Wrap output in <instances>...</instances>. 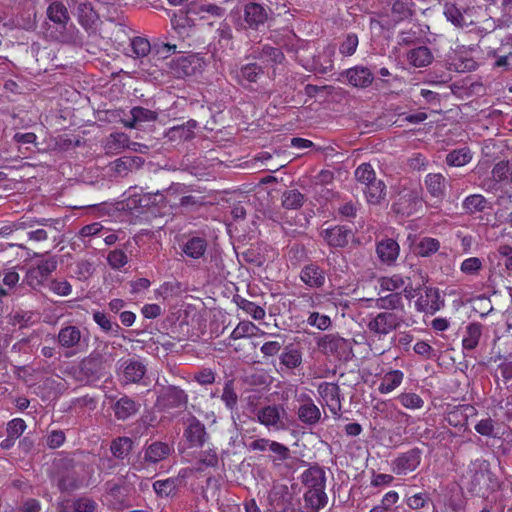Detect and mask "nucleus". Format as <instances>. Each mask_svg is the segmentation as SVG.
Masks as SVG:
<instances>
[{
	"label": "nucleus",
	"mask_w": 512,
	"mask_h": 512,
	"mask_svg": "<svg viewBox=\"0 0 512 512\" xmlns=\"http://www.w3.org/2000/svg\"><path fill=\"white\" fill-rule=\"evenodd\" d=\"M334 49L326 47L323 52L314 60V69L319 73H327L333 69L332 56Z\"/></svg>",
	"instance_id": "obj_46"
},
{
	"label": "nucleus",
	"mask_w": 512,
	"mask_h": 512,
	"mask_svg": "<svg viewBox=\"0 0 512 512\" xmlns=\"http://www.w3.org/2000/svg\"><path fill=\"white\" fill-rule=\"evenodd\" d=\"M489 261L498 260V264L504 266V273L508 277H512V247L509 245H501L497 252L490 253Z\"/></svg>",
	"instance_id": "obj_29"
},
{
	"label": "nucleus",
	"mask_w": 512,
	"mask_h": 512,
	"mask_svg": "<svg viewBox=\"0 0 512 512\" xmlns=\"http://www.w3.org/2000/svg\"><path fill=\"white\" fill-rule=\"evenodd\" d=\"M425 186L428 192L436 198H440L445 192V177L441 173H429L425 177Z\"/></svg>",
	"instance_id": "obj_35"
},
{
	"label": "nucleus",
	"mask_w": 512,
	"mask_h": 512,
	"mask_svg": "<svg viewBox=\"0 0 512 512\" xmlns=\"http://www.w3.org/2000/svg\"><path fill=\"white\" fill-rule=\"evenodd\" d=\"M197 126L195 120H189L184 124L171 127L165 134L170 142H182L191 140L194 137V129Z\"/></svg>",
	"instance_id": "obj_23"
},
{
	"label": "nucleus",
	"mask_w": 512,
	"mask_h": 512,
	"mask_svg": "<svg viewBox=\"0 0 512 512\" xmlns=\"http://www.w3.org/2000/svg\"><path fill=\"white\" fill-rule=\"evenodd\" d=\"M304 500L306 504L314 510V512H318L326 506L328 497L325 490L308 489L304 494Z\"/></svg>",
	"instance_id": "obj_39"
},
{
	"label": "nucleus",
	"mask_w": 512,
	"mask_h": 512,
	"mask_svg": "<svg viewBox=\"0 0 512 512\" xmlns=\"http://www.w3.org/2000/svg\"><path fill=\"white\" fill-rule=\"evenodd\" d=\"M419 311L434 314L443 306L439 291L435 288H426L416 302Z\"/></svg>",
	"instance_id": "obj_14"
},
{
	"label": "nucleus",
	"mask_w": 512,
	"mask_h": 512,
	"mask_svg": "<svg viewBox=\"0 0 512 512\" xmlns=\"http://www.w3.org/2000/svg\"><path fill=\"white\" fill-rule=\"evenodd\" d=\"M358 37L356 34H348L339 47V51L344 56H351L356 52L358 46Z\"/></svg>",
	"instance_id": "obj_60"
},
{
	"label": "nucleus",
	"mask_w": 512,
	"mask_h": 512,
	"mask_svg": "<svg viewBox=\"0 0 512 512\" xmlns=\"http://www.w3.org/2000/svg\"><path fill=\"white\" fill-rule=\"evenodd\" d=\"M303 483L309 489L325 490L326 476L324 470L319 467H311L303 473Z\"/></svg>",
	"instance_id": "obj_28"
},
{
	"label": "nucleus",
	"mask_w": 512,
	"mask_h": 512,
	"mask_svg": "<svg viewBox=\"0 0 512 512\" xmlns=\"http://www.w3.org/2000/svg\"><path fill=\"white\" fill-rule=\"evenodd\" d=\"M81 481L75 476L74 472L68 471L59 476L58 487L61 491H72L80 487Z\"/></svg>",
	"instance_id": "obj_54"
},
{
	"label": "nucleus",
	"mask_w": 512,
	"mask_h": 512,
	"mask_svg": "<svg viewBox=\"0 0 512 512\" xmlns=\"http://www.w3.org/2000/svg\"><path fill=\"white\" fill-rule=\"evenodd\" d=\"M184 436L189 442L190 447L203 446L208 437L204 424H202L196 417L188 419Z\"/></svg>",
	"instance_id": "obj_13"
},
{
	"label": "nucleus",
	"mask_w": 512,
	"mask_h": 512,
	"mask_svg": "<svg viewBox=\"0 0 512 512\" xmlns=\"http://www.w3.org/2000/svg\"><path fill=\"white\" fill-rule=\"evenodd\" d=\"M153 489L160 497H170L176 494L178 489V480L168 478L154 482Z\"/></svg>",
	"instance_id": "obj_44"
},
{
	"label": "nucleus",
	"mask_w": 512,
	"mask_h": 512,
	"mask_svg": "<svg viewBox=\"0 0 512 512\" xmlns=\"http://www.w3.org/2000/svg\"><path fill=\"white\" fill-rule=\"evenodd\" d=\"M404 373L400 370H391L384 374L381 383L378 386V391L381 394H389L397 389L403 382Z\"/></svg>",
	"instance_id": "obj_30"
},
{
	"label": "nucleus",
	"mask_w": 512,
	"mask_h": 512,
	"mask_svg": "<svg viewBox=\"0 0 512 512\" xmlns=\"http://www.w3.org/2000/svg\"><path fill=\"white\" fill-rule=\"evenodd\" d=\"M47 287L51 292L61 297H66L72 292L71 284L64 279H52L49 281Z\"/></svg>",
	"instance_id": "obj_55"
},
{
	"label": "nucleus",
	"mask_w": 512,
	"mask_h": 512,
	"mask_svg": "<svg viewBox=\"0 0 512 512\" xmlns=\"http://www.w3.org/2000/svg\"><path fill=\"white\" fill-rule=\"evenodd\" d=\"M207 249V242L201 237H192L182 245L183 253L193 259L201 258Z\"/></svg>",
	"instance_id": "obj_32"
},
{
	"label": "nucleus",
	"mask_w": 512,
	"mask_h": 512,
	"mask_svg": "<svg viewBox=\"0 0 512 512\" xmlns=\"http://www.w3.org/2000/svg\"><path fill=\"white\" fill-rule=\"evenodd\" d=\"M300 279L310 288H321L325 284L326 273L318 265L310 263L301 269Z\"/></svg>",
	"instance_id": "obj_16"
},
{
	"label": "nucleus",
	"mask_w": 512,
	"mask_h": 512,
	"mask_svg": "<svg viewBox=\"0 0 512 512\" xmlns=\"http://www.w3.org/2000/svg\"><path fill=\"white\" fill-rule=\"evenodd\" d=\"M129 117L122 119V123L127 128H136L138 125L147 122H153L157 119L156 112L144 107H133L129 112Z\"/></svg>",
	"instance_id": "obj_19"
},
{
	"label": "nucleus",
	"mask_w": 512,
	"mask_h": 512,
	"mask_svg": "<svg viewBox=\"0 0 512 512\" xmlns=\"http://www.w3.org/2000/svg\"><path fill=\"white\" fill-rule=\"evenodd\" d=\"M471 160L472 153L467 147L452 150L446 156V163L452 167H462Z\"/></svg>",
	"instance_id": "obj_42"
},
{
	"label": "nucleus",
	"mask_w": 512,
	"mask_h": 512,
	"mask_svg": "<svg viewBox=\"0 0 512 512\" xmlns=\"http://www.w3.org/2000/svg\"><path fill=\"white\" fill-rule=\"evenodd\" d=\"M172 450V447L167 443L155 441L144 449L143 461L148 466L157 464L167 459Z\"/></svg>",
	"instance_id": "obj_15"
},
{
	"label": "nucleus",
	"mask_w": 512,
	"mask_h": 512,
	"mask_svg": "<svg viewBox=\"0 0 512 512\" xmlns=\"http://www.w3.org/2000/svg\"><path fill=\"white\" fill-rule=\"evenodd\" d=\"M482 335V325L480 323H471L466 327L465 335L462 339V346L466 350H473L478 346Z\"/></svg>",
	"instance_id": "obj_36"
},
{
	"label": "nucleus",
	"mask_w": 512,
	"mask_h": 512,
	"mask_svg": "<svg viewBox=\"0 0 512 512\" xmlns=\"http://www.w3.org/2000/svg\"><path fill=\"white\" fill-rule=\"evenodd\" d=\"M317 346L323 353L337 357L345 356L350 350L348 340L335 334L321 337L317 342Z\"/></svg>",
	"instance_id": "obj_8"
},
{
	"label": "nucleus",
	"mask_w": 512,
	"mask_h": 512,
	"mask_svg": "<svg viewBox=\"0 0 512 512\" xmlns=\"http://www.w3.org/2000/svg\"><path fill=\"white\" fill-rule=\"evenodd\" d=\"M317 390L320 397L325 401L330 412L334 416L340 417L342 405L339 386L335 383L322 382L319 384Z\"/></svg>",
	"instance_id": "obj_9"
},
{
	"label": "nucleus",
	"mask_w": 512,
	"mask_h": 512,
	"mask_svg": "<svg viewBox=\"0 0 512 512\" xmlns=\"http://www.w3.org/2000/svg\"><path fill=\"white\" fill-rule=\"evenodd\" d=\"M57 258L51 256L48 258H41L39 261L32 264L24 277V283L35 291H41L47 287L51 274L57 269Z\"/></svg>",
	"instance_id": "obj_2"
},
{
	"label": "nucleus",
	"mask_w": 512,
	"mask_h": 512,
	"mask_svg": "<svg viewBox=\"0 0 512 512\" xmlns=\"http://www.w3.org/2000/svg\"><path fill=\"white\" fill-rule=\"evenodd\" d=\"M369 204L379 205L386 197V185L382 180H375L362 188Z\"/></svg>",
	"instance_id": "obj_27"
},
{
	"label": "nucleus",
	"mask_w": 512,
	"mask_h": 512,
	"mask_svg": "<svg viewBox=\"0 0 512 512\" xmlns=\"http://www.w3.org/2000/svg\"><path fill=\"white\" fill-rule=\"evenodd\" d=\"M187 402L188 395L184 390L177 386L169 385L159 391L156 405L162 410H169L183 407Z\"/></svg>",
	"instance_id": "obj_5"
},
{
	"label": "nucleus",
	"mask_w": 512,
	"mask_h": 512,
	"mask_svg": "<svg viewBox=\"0 0 512 512\" xmlns=\"http://www.w3.org/2000/svg\"><path fill=\"white\" fill-rule=\"evenodd\" d=\"M482 260L478 257H470L465 259L460 266L462 273L466 275H477L482 269Z\"/></svg>",
	"instance_id": "obj_59"
},
{
	"label": "nucleus",
	"mask_w": 512,
	"mask_h": 512,
	"mask_svg": "<svg viewBox=\"0 0 512 512\" xmlns=\"http://www.w3.org/2000/svg\"><path fill=\"white\" fill-rule=\"evenodd\" d=\"M402 326H408V323L399 312L378 313L367 324L369 332L377 335L379 339Z\"/></svg>",
	"instance_id": "obj_3"
},
{
	"label": "nucleus",
	"mask_w": 512,
	"mask_h": 512,
	"mask_svg": "<svg viewBox=\"0 0 512 512\" xmlns=\"http://www.w3.org/2000/svg\"><path fill=\"white\" fill-rule=\"evenodd\" d=\"M284 409L278 405H268L258 410V421L266 427L279 428L281 422V413Z\"/></svg>",
	"instance_id": "obj_25"
},
{
	"label": "nucleus",
	"mask_w": 512,
	"mask_h": 512,
	"mask_svg": "<svg viewBox=\"0 0 512 512\" xmlns=\"http://www.w3.org/2000/svg\"><path fill=\"white\" fill-rule=\"evenodd\" d=\"M422 450L415 447L399 454L392 461V471L397 475H406L413 472L421 463Z\"/></svg>",
	"instance_id": "obj_6"
},
{
	"label": "nucleus",
	"mask_w": 512,
	"mask_h": 512,
	"mask_svg": "<svg viewBox=\"0 0 512 512\" xmlns=\"http://www.w3.org/2000/svg\"><path fill=\"white\" fill-rule=\"evenodd\" d=\"M121 368L123 381L125 383L139 382L146 372L145 365L141 361L135 359L125 360L122 363Z\"/></svg>",
	"instance_id": "obj_22"
},
{
	"label": "nucleus",
	"mask_w": 512,
	"mask_h": 512,
	"mask_svg": "<svg viewBox=\"0 0 512 512\" xmlns=\"http://www.w3.org/2000/svg\"><path fill=\"white\" fill-rule=\"evenodd\" d=\"M252 57L266 63H280L284 55L279 48L265 45L261 50L255 49L252 53Z\"/></svg>",
	"instance_id": "obj_38"
},
{
	"label": "nucleus",
	"mask_w": 512,
	"mask_h": 512,
	"mask_svg": "<svg viewBox=\"0 0 512 512\" xmlns=\"http://www.w3.org/2000/svg\"><path fill=\"white\" fill-rule=\"evenodd\" d=\"M151 45L144 37H133L130 39L128 48H125V55L133 58H143L149 54Z\"/></svg>",
	"instance_id": "obj_31"
},
{
	"label": "nucleus",
	"mask_w": 512,
	"mask_h": 512,
	"mask_svg": "<svg viewBox=\"0 0 512 512\" xmlns=\"http://www.w3.org/2000/svg\"><path fill=\"white\" fill-rule=\"evenodd\" d=\"M367 301L374 302V307L378 309L388 310L387 312H399L405 316L402 297L399 293H391L375 300L367 299Z\"/></svg>",
	"instance_id": "obj_26"
},
{
	"label": "nucleus",
	"mask_w": 512,
	"mask_h": 512,
	"mask_svg": "<svg viewBox=\"0 0 512 512\" xmlns=\"http://www.w3.org/2000/svg\"><path fill=\"white\" fill-rule=\"evenodd\" d=\"M259 328L250 321L240 322L232 331L230 338L237 340L244 337H252L257 334Z\"/></svg>",
	"instance_id": "obj_51"
},
{
	"label": "nucleus",
	"mask_w": 512,
	"mask_h": 512,
	"mask_svg": "<svg viewBox=\"0 0 512 512\" xmlns=\"http://www.w3.org/2000/svg\"><path fill=\"white\" fill-rule=\"evenodd\" d=\"M299 407L297 417L300 422L308 426L316 425L321 419V411L307 394H301L298 397Z\"/></svg>",
	"instance_id": "obj_7"
},
{
	"label": "nucleus",
	"mask_w": 512,
	"mask_h": 512,
	"mask_svg": "<svg viewBox=\"0 0 512 512\" xmlns=\"http://www.w3.org/2000/svg\"><path fill=\"white\" fill-rule=\"evenodd\" d=\"M488 202L481 194H472L467 196L462 202V209L466 214H475L483 212L487 208Z\"/></svg>",
	"instance_id": "obj_37"
},
{
	"label": "nucleus",
	"mask_w": 512,
	"mask_h": 512,
	"mask_svg": "<svg viewBox=\"0 0 512 512\" xmlns=\"http://www.w3.org/2000/svg\"><path fill=\"white\" fill-rule=\"evenodd\" d=\"M78 20L83 27L91 26L97 19V14L92 5L87 2L79 3L77 7Z\"/></svg>",
	"instance_id": "obj_48"
},
{
	"label": "nucleus",
	"mask_w": 512,
	"mask_h": 512,
	"mask_svg": "<svg viewBox=\"0 0 512 512\" xmlns=\"http://www.w3.org/2000/svg\"><path fill=\"white\" fill-rule=\"evenodd\" d=\"M50 219L46 218H34L30 216H22L20 219L14 222L15 230H24L28 228H33L36 225H47L50 222Z\"/></svg>",
	"instance_id": "obj_57"
},
{
	"label": "nucleus",
	"mask_w": 512,
	"mask_h": 512,
	"mask_svg": "<svg viewBox=\"0 0 512 512\" xmlns=\"http://www.w3.org/2000/svg\"><path fill=\"white\" fill-rule=\"evenodd\" d=\"M376 253L382 263L392 265L399 256L400 247L394 239L385 238L376 244Z\"/></svg>",
	"instance_id": "obj_17"
},
{
	"label": "nucleus",
	"mask_w": 512,
	"mask_h": 512,
	"mask_svg": "<svg viewBox=\"0 0 512 512\" xmlns=\"http://www.w3.org/2000/svg\"><path fill=\"white\" fill-rule=\"evenodd\" d=\"M307 323L318 328L319 330H327L331 326V319L327 315L313 312L309 315Z\"/></svg>",
	"instance_id": "obj_62"
},
{
	"label": "nucleus",
	"mask_w": 512,
	"mask_h": 512,
	"mask_svg": "<svg viewBox=\"0 0 512 512\" xmlns=\"http://www.w3.org/2000/svg\"><path fill=\"white\" fill-rule=\"evenodd\" d=\"M407 58L411 65L421 68L429 65L432 62L433 56L428 47L420 46L409 51Z\"/></svg>",
	"instance_id": "obj_34"
},
{
	"label": "nucleus",
	"mask_w": 512,
	"mask_h": 512,
	"mask_svg": "<svg viewBox=\"0 0 512 512\" xmlns=\"http://www.w3.org/2000/svg\"><path fill=\"white\" fill-rule=\"evenodd\" d=\"M321 236L331 247H345L353 237V232L346 226L336 225L323 229Z\"/></svg>",
	"instance_id": "obj_10"
},
{
	"label": "nucleus",
	"mask_w": 512,
	"mask_h": 512,
	"mask_svg": "<svg viewBox=\"0 0 512 512\" xmlns=\"http://www.w3.org/2000/svg\"><path fill=\"white\" fill-rule=\"evenodd\" d=\"M175 72L178 77L189 76L193 73L194 67L189 57L181 56L175 62Z\"/></svg>",
	"instance_id": "obj_61"
},
{
	"label": "nucleus",
	"mask_w": 512,
	"mask_h": 512,
	"mask_svg": "<svg viewBox=\"0 0 512 512\" xmlns=\"http://www.w3.org/2000/svg\"><path fill=\"white\" fill-rule=\"evenodd\" d=\"M133 441L129 437H118L111 442L110 450L117 459L126 458L132 451Z\"/></svg>",
	"instance_id": "obj_41"
},
{
	"label": "nucleus",
	"mask_w": 512,
	"mask_h": 512,
	"mask_svg": "<svg viewBox=\"0 0 512 512\" xmlns=\"http://www.w3.org/2000/svg\"><path fill=\"white\" fill-rule=\"evenodd\" d=\"M401 405L407 409H421L424 405L423 399L416 393H401L398 396Z\"/></svg>",
	"instance_id": "obj_56"
},
{
	"label": "nucleus",
	"mask_w": 512,
	"mask_h": 512,
	"mask_svg": "<svg viewBox=\"0 0 512 512\" xmlns=\"http://www.w3.org/2000/svg\"><path fill=\"white\" fill-rule=\"evenodd\" d=\"M59 346L65 350V356L70 357L81 352L87 346V338L81 329L74 325L62 327L57 335Z\"/></svg>",
	"instance_id": "obj_4"
},
{
	"label": "nucleus",
	"mask_w": 512,
	"mask_h": 512,
	"mask_svg": "<svg viewBox=\"0 0 512 512\" xmlns=\"http://www.w3.org/2000/svg\"><path fill=\"white\" fill-rule=\"evenodd\" d=\"M127 147H131V145L129 137L125 133H112L106 139L105 150L107 153L118 154Z\"/></svg>",
	"instance_id": "obj_33"
},
{
	"label": "nucleus",
	"mask_w": 512,
	"mask_h": 512,
	"mask_svg": "<svg viewBox=\"0 0 512 512\" xmlns=\"http://www.w3.org/2000/svg\"><path fill=\"white\" fill-rule=\"evenodd\" d=\"M475 430L482 436L496 437L495 422L491 418L481 419L476 425Z\"/></svg>",
	"instance_id": "obj_63"
},
{
	"label": "nucleus",
	"mask_w": 512,
	"mask_h": 512,
	"mask_svg": "<svg viewBox=\"0 0 512 512\" xmlns=\"http://www.w3.org/2000/svg\"><path fill=\"white\" fill-rule=\"evenodd\" d=\"M440 248V242L431 237H424L416 244L415 251L418 256L429 257Z\"/></svg>",
	"instance_id": "obj_45"
},
{
	"label": "nucleus",
	"mask_w": 512,
	"mask_h": 512,
	"mask_svg": "<svg viewBox=\"0 0 512 512\" xmlns=\"http://www.w3.org/2000/svg\"><path fill=\"white\" fill-rule=\"evenodd\" d=\"M346 77L351 85L360 88L368 87L374 79L371 70L364 66H355L348 69Z\"/></svg>",
	"instance_id": "obj_24"
},
{
	"label": "nucleus",
	"mask_w": 512,
	"mask_h": 512,
	"mask_svg": "<svg viewBox=\"0 0 512 512\" xmlns=\"http://www.w3.org/2000/svg\"><path fill=\"white\" fill-rule=\"evenodd\" d=\"M236 303L240 309L251 315L255 320H261L265 317V310L247 299L239 298Z\"/></svg>",
	"instance_id": "obj_52"
},
{
	"label": "nucleus",
	"mask_w": 512,
	"mask_h": 512,
	"mask_svg": "<svg viewBox=\"0 0 512 512\" xmlns=\"http://www.w3.org/2000/svg\"><path fill=\"white\" fill-rule=\"evenodd\" d=\"M406 280H408V278L399 274H394L390 277H381L378 280V283L382 291H395L404 287Z\"/></svg>",
	"instance_id": "obj_50"
},
{
	"label": "nucleus",
	"mask_w": 512,
	"mask_h": 512,
	"mask_svg": "<svg viewBox=\"0 0 512 512\" xmlns=\"http://www.w3.org/2000/svg\"><path fill=\"white\" fill-rule=\"evenodd\" d=\"M268 18L266 9L258 3H249L245 6L244 19L250 28L258 29L264 25Z\"/></svg>",
	"instance_id": "obj_21"
},
{
	"label": "nucleus",
	"mask_w": 512,
	"mask_h": 512,
	"mask_svg": "<svg viewBox=\"0 0 512 512\" xmlns=\"http://www.w3.org/2000/svg\"><path fill=\"white\" fill-rule=\"evenodd\" d=\"M49 20L57 24L61 31L57 39L63 43L78 44L81 41L80 32L70 22V15L67 7L59 1H53L47 8Z\"/></svg>",
	"instance_id": "obj_1"
},
{
	"label": "nucleus",
	"mask_w": 512,
	"mask_h": 512,
	"mask_svg": "<svg viewBox=\"0 0 512 512\" xmlns=\"http://www.w3.org/2000/svg\"><path fill=\"white\" fill-rule=\"evenodd\" d=\"M144 159L138 156H123L110 164L111 170L120 177L127 176L130 172L141 168Z\"/></svg>",
	"instance_id": "obj_18"
},
{
	"label": "nucleus",
	"mask_w": 512,
	"mask_h": 512,
	"mask_svg": "<svg viewBox=\"0 0 512 512\" xmlns=\"http://www.w3.org/2000/svg\"><path fill=\"white\" fill-rule=\"evenodd\" d=\"M444 14L447 20L456 27L463 28L472 23V20H468L467 17L461 12V10L455 5H446Z\"/></svg>",
	"instance_id": "obj_47"
},
{
	"label": "nucleus",
	"mask_w": 512,
	"mask_h": 512,
	"mask_svg": "<svg viewBox=\"0 0 512 512\" xmlns=\"http://www.w3.org/2000/svg\"><path fill=\"white\" fill-rule=\"evenodd\" d=\"M140 407V403L136 402L127 395H124L114 403L112 408L115 417L118 420L125 421L134 416L139 411Z\"/></svg>",
	"instance_id": "obj_20"
},
{
	"label": "nucleus",
	"mask_w": 512,
	"mask_h": 512,
	"mask_svg": "<svg viewBox=\"0 0 512 512\" xmlns=\"http://www.w3.org/2000/svg\"><path fill=\"white\" fill-rule=\"evenodd\" d=\"M93 320L100 326L104 332H117L119 329L118 324L113 323L107 314L96 311L93 313Z\"/></svg>",
	"instance_id": "obj_58"
},
{
	"label": "nucleus",
	"mask_w": 512,
	"mask_h": 512,
	"mask_svg": "<svg viewBox=\"0 0 512 512\" xmlns=\"http://www.w3.org/2000/svg\"><path fill=\"white\" fill-rule=\"evenodd\" d=\"M270 451L274 454L271 456V461L274 466H280L282 462L290 457V450L287 446L274 441L271 444Z\"/></svg>",
	"instance_id": "obj_53"
},
{
	"label": "nucleus",
	"mask_w": 512,
	"mask_h": 512,
	"mask_svg": "<svg viewBox=\"0 0 512 512\" xmlns=\"http://www.w3.org/2000/svg\"><path fill=\"white\" fill-rule=\"evenodd\" d=\"M355 178L364 187L377 180L376 173L369 163H362L355 170Z\"/></svg>",
	"instance_id": "obj_49"
},
{
	"label": "nucleus",
	"mask_w": 512,
	"mask_h": 512,
	"mask_svg": "<svg viewBox=\"0 0 512 512\" xmlns=\"http://www.w3.org/2000/svg\"><path fill=\"white\" fill-rule=\"evenodd\" d=\"M392 13L397 20H404L412 15L409 3L404 0H395L392 4Z\"/></svg>",
	"instance_id": "obj_64"
},
{
	"label": "nucleus",
	"mask_w": 512,
	"mask_h": 512,
	"mask_svg": "<svg viewBox=\"0 0 512 512\" xmlns=\"http://www.w3.org/2000/svg\"><path fill=\"white\" fill-rule=\"evenodd\" d=\"M188 12L197 19H210V18H221L225 13V9L207 2L205 0H196L190 2L188 5Z\"/></svg>",
	"instance_id": "obj_11"
},
{
	"label": "nucleus",
	"mask_w": 512,
	"mask_h": 512,
	"mask_svg": "<svg viewBox=\"0 0 512 512\" xmlns=\"http://www.w3.org/2000/svg\"><path fill=\"white\" fill-rule=\"evenodd\" d=\"M263 74V69L257 63H249L241 67L240 71L237 72L236 78L241 84L244 82L255 83L258 78Z\"/></svg>",
	"instance_id": "obj_40"
},
{
	"label": "nucleus",
	"mask_w": 512,
	"mask_h": 512,
	"mask_svg": "<svg viewBox=\"0 0 512 512\" xmlns=\"http://www.w3.org/2000/svg\"><path fill=\"white\" fill-rule=\"evenodd\" d=\"M196 18L188 12V6L179 10L171 18V25L181 38L190 36L195 26Z\"/></svg>",
	"instance_id": "obj_12"
},
{
	"label": "nucleus",
	"mask_w": 512,
	"mask_h": 512,
	"mask_svg": "<svg viewBox=\"0 0 512 512\" xmlns=\"http://www.w3.org/2000/svg\"><path fill=\"white\" fill-rule=\"evenodd\" d=\"M304 195L298 190H287L282 194V206L288 210H297L304 204Z\"/></svg>",
	"instance_id": "obj_43"
}]
</instances>
